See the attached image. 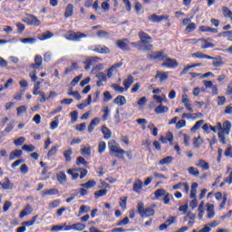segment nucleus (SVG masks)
<instances>
[{
	"mask_svg": "<svg viewBox=\"0 0 232 232\" xmlns=\"http://www.w3.org/2000/svg\"><path fill=\"white\" fill-rule=\"evenodd\" d=\"M171 162H173V157L171 156H167L163 159H161L160 161H159V164L160 166H164V164H171Z\"/></svg>",
	"mask_w": 232,
	"mask_h": 232,
	"instance_id": "nucleus-39",
	"label": "nucleus"
},
{
	"mask_svg": "<svg viewBox=\"0 0 232 232\" xmlns=\"http://www.w3.org/2000/svg\"><path fill=\"white\" fill-rule=\"evenodd\" d=\"M171 194H169V192L165 193L164 197H163V204H169V202H171Z\"/></svg>",
	"mask_w": 232,
	"mask_h": 232,
	"instance_id": "nucleus-55",
	"label": "nucleus"
},
{
	"mask_svg": "<svg viewBox=\"0 0 232 232\" xmlns=\"http://www.w3.org/2000/svg\"><path fill=\"white\" fill-rule=\"evenodd\" d=\"M106 195H108V189H100L94 192V198H101V197H106Z\"/></svg>",
	"mask_w": 232,
	"mask_h": 232,
	"instance_id": "nucleus-37",
	"label": "nucleus"
},
{
	"mask_svg": "<svg viewBox=\"0 0 232 232\" xmlns=\"http://www.w3.org/2000/svg\"><path fill=\"white\" fill-rule=\"evenodd\" d=\"M191 57H194L195 59H208V60H215L217 58L208 55L206 53H203L201 52L193 53L191 54Z\"/></svg>",
	"mask_w": 232,
	"mask_h": 232,
	"instance_id": "nucleus-16",
	"label": "nucleus"
},
{
	"mask_svg": "<svg viewBox=\"0 0 232 232\" xmlns=\"http://www.w3.org/2000/svg\"><path fill=\"white\" fill-rule=\"evenodd\" d=\"M196 166H198V168H201L203 171H208V169H209V163L204 160H199Z\"/></svg>",
	"mask_w": 232,
	"mask_h": 232,
	"instance_id": "nucleus-31",
	"label": "nucleus"
},
{
	"mask_svg": "<svg viewBox=\"0 0 232 232\" xmlns=\"http://www.w3.org/2000/svg\"><path fill=\"white\" fill-rule=\"evenodd\" d=\"M110 155H113V157H116L117 159L124 160V155H126V150L120 148L117 150L111 152Z\"/></svg>",
	"mask_w": 232,
	"mask_h": 232,
	"instance_id": "nucleus-26",
	"label": "nucleus"
},
{
	"mask_svg": "<svg viewBox=\"0 0 232 232\" xmlns=\"http://www.w3.org/2000/svg\"><path fill=\"white\" fill-rule=\"evenodd\" d=\"M197 188H198V183H197V182L192 183L191 190H190V198H196Z\"/></svg>",
	"mask_w": 232,
	"mask_h": 232,
	"instance_id": "nucleus-40",
	"label": "nucleus"
},
{
	"mask_svg": "<svg viewBox=\"0 0 232 232\" xmlns=\"http://www.w3.org/2000/svg\"><path fill=\"white\" fill-rule=\"evenodd\" d=\"M79 171L80 172V179H82L86 175H88V169L84 168H78V169H69L67 170L68 175H72V180H77L79 179V173L75 172Z\"/></svg>",
	"mask_w": 232,
	"mask_h": 232,
	"instance_id": "nucleus-4",
	"label": "nucleus"
},
{
	"mask_svg": "<svg viewBox=\"0 0 232 232\" xmlns=\"http://www.w3.org/2000/svg\"><path fill=\"white\" fill-rule=\"evenodd\" d=\"M44 195H59V189L57 188H50L43 192V196Z\"/></svg>",
	"mask_w": 232,
	"mask_h": 232,
	"instance_id": "nucleus-49",
	"label": "nucleus"
},
{
	"mask_svg": "<svg viewBox=\"0 0 232 232\" xmlns=\"http://www.w3.org/2000/svg\"><path fill=\"white\" fill-rule=\"evenodd\" d=\"M33 95H40L41 98L39 101L41 102H46V94L44 93V92L34 89Z\"/></svg>",
	"mask_w": 232,
	"mask_h": 232,
	"instance_id": "nucleus-32",
	"label": "nucleus"
},
{
	"mask_svg": "<svg viewBox=\"0 0 232 232\" xmlns=\"http://www.w3.org/2000/svg\"><path fill=\"white\" fill-rule=\"evenodd\" d=\"M197 30V24L196 23H190L185 28L186 34H191V32H195Z\"/></svg>",
	"mask_w": 232,
	"mask_h": 232,
	"instance_id": "nucleus-41",
	"label": "nucleus"
},
{
	"mask_svg": "<svg viewBox=\"0 0 232 232\" xmlns=\"http://www.w3.org/2000/svg\"><path fill=\"white\" fill-rule=\"evenodd\" d=\"M102 133L103 139H105V140L111 139V130L108 127L103 125L102 127Z\"/></svg>",
	"mask_w": 232,
	"mask_h": 232,
	"instance_id": "nucleus-28",
	"label": "nucleus"
},
{
	"mask_svg": "<svg viewBox=\"0 0 232 232\" xmlns=\"http://www.w3.org/2000/svg\"><path fill=\"white\" fill-rule=\"evenodd\" d=\"M56 179L59 184H66L68 182V178L66 177V173L64 171H60L56 174Z\"/></svg>",
	"mask_w": 232,
	"mask_h": 232,
	"instance_id": "nucleus-21",
	"label": "nucleus"
},
{
	"mask_svg": "<svg viewBox=\"0 0 232 232\" xmlns=\"http://www.w3.org/2000/svg\"><path fill=\"white\" fill-rule=\"evenodd\" d=\"M4 180V183L0 182V186L3 189H14V183L10 181L9 178H5Z\"/></svg>",
	"mask_w": 232,
	"mask_h": 232,
	"instance_id": "nucleus-20",
	"label": "nucleus"
},
{
	"mask_svg": "<svg viewBox=\"0 0 232 232\" xmlns=\"http://www.w3.org/2000/svg\"><path fill=\"white\" fill-rule=\"evenodd\" d=\"M169 77V72H161L160 71H157L155 79H160V82H164V81H168Z\"/></svg>",
	"mask_w": 232,
	"mask_h": 232,
	"instance_id": "nucleus-17",
	"label": "nucleus"
},
{
	"mask_svg": "<svg viewBox=\"0 0 232 232\" xmlns=\"http://www.w3.org/2000/svg\"><path fill=\"white\" fill-rule=\"evenodd\" d=\"M169 111V108H168V106H164L160 104L155 108L154 112L160 115V113H168Z\"/></svg>",
	"mask_w": 232,
	"mask_h": 232,
	"instance_id": "nucleus-30",
	"label": "nucleus"
},
{
	"mask_svg": "<svg viewBox=\"0 0 232 232\" xmlns=\"http://www.w3.org/2000/svg\"><path fill=\"white\" fill-rule=\"evenodd\" d=\"M37 40L35 38H23L21 39V43H24V44H34Z\"/></svg>",
	"mask_w": 232,
	"mask_h": 232,
	"instance_id": "nucleus-63",
	"label": "nucleus"
},
{
	"mask_svg": "<svg viewBox=\"0 0 232 232\" xmlns=\"http://www.w3.org/2000/svg\"><path fill=\"white\" fill-rule=\"evenodd\" d=\"M97 61H99V57H88L86 61L83 62V64H85V70H90V68H92V64H93V63H97Z\"/></svg>",
	"mask_w": 232,
	"mask_h": 232,
	"instance_id": "nucleus-19",
	"label": "nucleus"
},
{
	"mask_svg": "<svg viewBox=\"0 0 232 232\" xmlns=\"http://www.w3.org/2000/svg\"><path fill=\"white\" fill-rule=\"evenodd\" d=\"M113 99V96L110 93V92L106 91L103 92V101L104 102H108L109 101H111Z\"/></svg>",
	"mask_w": 232,
	"mask_h": 232,
	"instance_id": "nucleus-60",
	"label": "nucleus"
},
{
	"mask_svg": "<svg viewBox=\"0 0 232 232\" xmlns=\"http://www.w3.org/2000/svg\"><path fill=\"white\" fill-rule=\"evenodd\" d=\"M204 124V120H200L195 123V125L190 129V131H197L200 129V126Z\"/></svg>",
	"mask_w": 232,
	"mask_h": 232,
	"instance_id": "nucleus-50",
	"label": "nucleus"
},
{
	"mask_svg": "<svg viewBox=\"0 0 232 232\" xmlns=\"http://www.w3.org/2000/svg\"><path fill=\"white\" fill-rule=\"evenodd\" d=\"M128 43H130L128 39L118 40L116 42V46L123 52H131V48L130 47V44H128Z\"/></svg>",
	"mask_w": 232,
	"mask_h": 232,
	"instance_id": "nucleus-9",
	"label": "nucleus"
},
{
	"mask_svg": "<svg viewBox=\"0 0 232 232\" xmlns=\"http://www.w3.org/2000/svg\"><path fill=\"white\" fill-rule=\"evenodd\" d=\"M52 37H53V33H51L50 31H46L41 34L39 39L40 41H46L48 39H52Z\"/></svg>",
	"mask_w": 232,
	"mask_h": 232,
	"instance_id": "nucleus-38",
	"label": "nucleus"
},
{
	"mask_svg": "<svg viewBox=\"0 0 232 232\" xmlns=\"http://www.w3.org/2000/svg\"><path fill=\"white\" fill-rule=\"evenodd\" d=\"M185 126H186V120H179L176 123V130H180L182 128H185Z\"/></svg>",
	"mask_w": 232,
	"mask_h": 232,
	"instance_id": "nucleus-62",
	"label": "nucleus"
},
{
	"mask_svg": "<svg viewBox=\"0 0 232 232\" xmlns=\"http://www.w3.org/2000/svg\"><path fill=\"white\" fill-rule=\"evenodd\" d=\"M96 77L97 79H99V81H102L103 82H106V81H108V76L104 72H99L98 74H96Z\"/></svg>",
	"mask_w": 232,
	"mask_h": 232,
	"instance_id": "nucleus-57",
	"label": "nucleus"
},
{
	"mask_svg": "<svg viewBox=\"0 0 232 232\" xmlns=\"http://www.w3.org/2000/svg\"><path fill=\"white\" fill-rule=\"evenodd\" d=\"M37 215L34 216L31 220L29 221H24L22 223V226H24L25 227H30V226H34L35 224V220H37Z\"/></svg>",
	"mask_w": 232,
	"mask_h": 232,
	"instance_id": "nucleus-42",
	"label": "nucleus"
},
{
	"mask_svg": "<svg viewBox=\"0 0 232 232\" xmlns=\"http://www.w3.org/2000/svg\"><path fill=\"white\" fill-rule=\"evenodd\" d=\"M138 213L140 215L141 218L153 217L155 215V209L153 208H145L144 203L140 202L137 206Z\"/></svg>",
	"mask_w": 232,
	"mask_h": 232,
	"instance_id": "nucleus-3",
	"label": "nucleus"
},
{
	"mask_svg": "<svg viewBox=\"0 0 232 232\" xmlns=\"http://www.w3.org/2000/svg\"><path fill=\"white\" fill-rule=\"evenodd\" d=\"M26 110L28 107L22 105L16 109L17 115H23V113H26Z\"/></svg>",
	"mask_w": 232,
	"mask_h": 232,
	"instance_id": "nucleus-59",
	"label": "nucleus"
},
{
	"mask_svg": "<svg viewBox=\"0 0 232 232\" xmlns=\"http://www.w3.org/2000/svg\"><path fill=\"white\" fill-rule=\"evenodd\" d=\"M92 104V95H89L87 98V104L81 103L77 105L78 110H84L85 107L90 106Z\"/></svg>",
	"mask_w": 232,
	"mask_h": 232,
	"instance_id": "nucleus-48",
	"label": "nucleus"
},
{
	"mask_svg": "<svg viewBox=\"0 0 232 232\" xmlns=\"http://www.w3.org/2000/svg\"><path fill=\"white\" fill-rule=\"evenodd\" d=\"M22 150H24V151H27V153H32L33 151H35V146L32 144H24L23 145Z\"/></svg>",
	"mask_w": 232,
	"mask_h": 232,
	"instance_id": "nucleus-43",
	"label": "nucleus"
},
{
	"mask_svg": "<svg viewBox=\"0 0 232 232\" xmlns=\"http://www.w3.org/2000/svg\"><path fill=\"white\" fill-rule=\"evenodd\" d=\"M72 229H73V231H84L86 229V225L82 223H74L72 225H68L67 227H65V228H63V231H72Z\"/></svg>",
	"mask_w": 232,
	"mask_h": 232,
	"instance_id": "nucleus-8",
	"label": "nucleus"
},
{
	"mask_svg": "<svg viewBox=\"0 0 232 232\" xmlns=\"http://www.w3.org/2000/svg\"><path fill=\"white\" fill-rule=\"evenodd\" d=\"M32 206L30 204H27L24 208L20 212L19 218H24V217H27V215H30L32 213Z\"/></svg>",
	"mask_w": 232,
	"mask_h": 232,
	"instance_id": "nucleus-23",
	"label": "nucleus"
},
{
	"mask_svg": "<svg viewBox=\"0 0 232 232\" xmlns=\"http://www.w3.org/2000/svg\"><path fill=\"white\" fill-rule=\"evenodd\" d=\"M133 82H135V78L132 75H129L127 79L123 81V86L125 87V92H128V90H130Z\"/></svg>",
	"mask_w": 232,
	"mask_h": 232,
	"instance_id": "nucleus-18",
	"label": "nucleus"
},
{
	"mask_svg": "<svg viewBox=\"0 0 232 232\" xmlns=\"http://www.w3.org/2000/svg\"><path fill=\"white\" fill-rule=\"evenodd\" d=\"M72 155H73V150H72V148H69L67 150H64L63 157L65 159V161L72 162Z\"/></svg>",
	"mask_w": 232,
	"mask_h": 232,
	"instance_id": "nucleus-36",
	"label": "nucleus"
},
{
	"mask_svg": "<svg viewBox=\"0 0 232 232\" xmlns=\"http://www.w3.org/2000/svg\"><path fill=\"white\" fill-rule=\"evenodd\" d=\"M82 155H86L87 157H90L92 155V148L90 147H83L81 149Z\"/></svg>",
	"mask_w": 232,
	"mask_h": 232,
	"instance_id": "nucleus-51",
	"label": "nucleus"
},
{
	"mask_svg": "<svg viewBox=\"0 0 232 232\" xmlns=\"http://www.w3.org/2000/svg\"><path fill=\"white\" fill-rule=\"evenodd\" d=\"M111 89L115 90V92H119V93H124V92H126V87H121L117 83H113Z\"/></svg>",
	"mask_w": 232,
	"mask_h": 232,
	"instance_id": "nucleus-45",
	"label": "nucleus"
},
{
	"mask_svg": "<svg viewBox=\"0 0 232 232\" xmlns=\"http://www.w3.org/2000/svg\"><path fill=\"white\" fill-rule=\"evenodd\" d=\"M106 151V142L105 141H100L98 145V153L102 155Z\"/></svg>",
	"mask_w": 232,
	"mask_h": 232,
	"instance_id": "nucleus-47",
	"label": "nucleus"
},
{
	"mask_svg": "<svg viewBox=\"0 0 232 232\" xmlns=\"http://www.w3.org/2000/svg\"><path fill=\"white\" fill-rule=\"evenodd\" d=\"M166 189L164 188H158L155 192H154V198H152V200H159V198H161V197H164L166 195Z\"/></svg>",
	"mask_w": 232,
	"mask_h": 232,
	"instance_id": "nucleus-29",
	"label": "nucleus"
},
{
	"mask_svg": "<svg viewBox=\"0 0 232 232\" xmlns=\"http://www.w3.org/2000/svg\"><path fill=\"white\" fill-rule=\"evenodd\" d=\"M81 188H84L85 189H92V188H95L97 186V181L94 179L88 180L85 183L80 184Z\"/></svg>",
	"mask_w": 232,
	"mask_h": 232,
	"instance_id": "nucleus-25",
	"label": "nucleus"
},
{
	"mask_svg": "<svg viewBox=\"0 0 232 232\" xmlns=\"http://www.w3.org/2000/svg\"><path fill=\"white\" fill-rule=\"evenodd\" d=\"M147 58L149 59V61H160L164 63L168 58V54H166L164 51H157L150 54H148Z\"/></svg>",
	"mask_w": 232,
	"mask_h": 232,
	"instance_id": "nucleus-7",
	"label": "nucleus"
},
{
	"mask_svg": "<svg viewBox=\"0 0 232 232\" xmlns=\"http://www.w3.org/2000/svg\"><path fill=\"white\" fill-rule=\"evenodd\" d=\"M142 186H143L142 180L136 179L133 183L132 191L140 195V193H141L142 191Z\"/></svg>",
	"mask_w": 232,
	"mask_h": 232,
	"instance_id": "nucleus-15",
	"label": "nucleus"
},
{
	"mask_svg": "<svg viewBox=\"0 0 232 232\" xmlns=\"http://www.w3.org/2000/svg\"><path fill=\"white\" fill-rule=\"evenodd\" d=\"M25 140H26V139L24 137H20L14 141V146H21V145L24 144Z\"/></svg>",
	"mask_w": 232,
	"mask_h": 232,
	"instance_id": "nucleus-61",
	"label": "nucleus"
},
{
	"mask_svg": "<svg viewBox=\"0 0 232 232\" xmlns=\"http://www.w3.org/2000/svg\"><path fill=\"white\" fill-rule=\"evenodd\" d=\"M57 150H59V146L52 147V149L47 153V157H53V155H57Z\"/></svg>",
	"mask_w": 232,
	"mask_h": 232,
	"instance_id": "nucleus-54",
	"label": "nucleus"
},
{
	"mask_svg": "<svg viewBox=\"0 0 232 232\" xmlns=\"http://www.w3.org/2000/svg\"><path fill=\"white\" fill-rule=\"evenodd\" d=\"M180 188H184L185 193H189V184L188 182H179L172 187V189H180Z\"/></svg>",
	"mask_w": 232,
	"mask_h": 232,
	"instance_id": "nucleus-22",
	"label": "nucleus"
},
{
	"mask_svg": "<svg viewBox=\"0 0 232 232\" xmlns=\"http://www.w3.org/2000/svg\"><path fill=\"white\" fill-rule=\"evenodd\" d=\"M163 68H177L179 66V62L173 58L167 56L165 62L161 63Z\"/></svg>",
	"mask_w": 232,
	"mask_h": 232,
	"instance_id": "nucleus-10",
	"label": "nucleus"
},
{
	"mask_svg": "<svg viewBox=\"0 0 232 232\" xmlns=\"http://www.w3.org/2000/svg\"><path fill=\"white\" fill-rule=\"evenodd\" d=\"M223 64L224 61L222 58H219L218 60L216 58L212 63V65L215 66V68H220V66H223Z\"/></svg>",
	"mask_w": 232,
	"mask_h": 232,
	"instance_id": "nucleus-52",
	"label": "nucleus"
},
{
	"mask_svg": "<svg viewBox=\"0 0 232 232\" xmlns=\"http://www.w3.org/2000/svg\"><path fill=\"white\" fill-rule=\"evenodd\" d=\"M169 15H157L156 14H153L149 16V21L151 23H161V21H169Z\"/></svg>",
	"mask_w": 232,
	"mask_h": 232,
	"instance_id": "nucleus-11",
	"label": "nucleus"
},
{
	"mask_svg": "<svg viewBox=\"0 0 232 232\" xmlns=\"http://www.w3.org/2000/svg\"><path fill=\"white\" fill-rule=\"evenodd\" d=\"M23 155L22 150H15L9 154V160H15V159H19Z\"/></svg>",
	"mask_w": 232,
	"mask_h": 232,
	"instance_id": "nucleus-27",
	"label": "nucleus"
},
{
	"mask_svg": "<svg viewBox=\"0 0 232 232\" xmlns=\"http://www.w3.org/2000/svg\"><path fill=\"white\" fill-rule=\"evenodd\" d=\"M72 15H73V5L69 4L66 6L64 17H65V19H68V17H72Z\"/></svg>",
	"mask_w": 232,
	"mask_h": 232,
	"instance_id": "nucleus-35",
	"label": "nucleus"
},
{
	"mask_svg": "<svg viewBox=\"0 0 232 232\" xmlns=\"http://www.w3.org/2000/svg\"><path fill=\"white\" fill-rule=\"evenodd\" d=\"M138 37L140 40V44H145V46L142 48L143 52H150L153 50V44H148L150 42L151 43V41H153V38L150 34H148V33L140 31L138 33Z\"/></svg>",
	"mask_w": 232,
	"mask_h": 232,
	"instance_id": "nucleus-2",
	"label": "nucleus"
},
{
	"mask_svg": "<svg viewBox=\"0 0 232 232\" xmlns=\"http://www.w3.org/2000/svg\"><path fill=\"white\" fill-rule=\"evenodd\" d=\"M42 66H43V56H41L40 54H36L34 56V63H32L30 65V68H33V70H37Z\"/></svg>",
	"mask_w": 232,
	"mask_h": 232,
	"instance_id": "nucleus-12",
	"label": "nucleus"
},
{
	"mask_svg": "<svg viewBox=\"0 0 232 232\" xmlns=\"http://www.w3.org/2000/svg\"><path fill=\"white\" fill-rule=\"evenodd\" d=\"M86 37H88V34L81 32L75 33L74 31H68L67 34L65 35V39L67 41H75V42H79L81 41V39H84Z\"/></svg>",
	"mask_w": 232,
	"mask_h": 232,
	"instance_id": "nucleus-6",
	"label": "nucleus"
},
{
	"mask_svg": "<svg viewBox=\"0 0 232 232\" xmlns=\"http://www.w3.org/2000/svg\"><path fill=\"white\" fill-rule=\"evenodd\" d=\"M173 139H174L173 132L169 131V132H167L166 137L161 136L160 138V140L162 144H168V142H170V144H173Z\"/></svg>",
	"mask_w": 232,
	"mask_h": 232,
	"instance_id": "nucleus-14",
	"label": "nucleus"
},
{
	"mask_svg": "<svg viewBox=\"0 0 232 232\" xmlns=\"http://www.w3.org/2000/svg\"><path fill=\"white\" fill-rule=\"evenodd\" d=\"M109 153L111 154L113 151H117V150L121 149V145L117 143L115 140H111L108 142Z\"/></svg>",
	"mask_w": 232,
	"mask_h": 232,
	"instance_id": "nucleus-13",
	"label": "nucleus"
},
{
	"mask_svg": "<svg viewBox=\"0 0 232 232\" xmlns=\"http://www.w3.org/2000/svg\"><path fill=\"white\" fill-rule=\"evenodd\" d=\"M203 44H201V50H206L208 48H215V44L208 42V40L202 38L199 39Z\"/></svg>",
	"mask_w": 232,
	"mask_h": 232,
	"instance_id": "nucleus-33",
	"label": "nucleus"
},
{
	"mask_svg": "<svg viewBox=\"0 0 232 232\" xmlns=\"http://www.w3.org/2000/svg\"><path fill=\"white\" fill-rule=\"evenodd\" d=\"M82 79V74H80L72 79L71 82L72 86H77L79 84V82Z\"/></svg>",
	"mask_w": 232,
	"mask_h": 232,
	"instance_id": "nucleus-56",
	"label": "nucleus"
},
{
	"mask_svg": "<svg viewBox=\"0 0 232 232\" xmlns=\"http://www.w3.org/2000/svg\"><path fill=\"white\" fill-rule=\"evenodd\" d=\"M81 164H82V166H88V161H86L83 157H78L76 160V165L81 166Z\"/></svg>",
	"mask_w": 232,
	"mask_h": 232,
	"instance_id": "nucleus-53",
	"label": "nucleus"
},
{
	"mask_svg": "<svg viewBox=\"0 0 232 232\" xmlns=\"http://www.w3.org/2000/svg\"><path fill=\"white\" fill-rule=\"evenodd\" d=\"M223 37H227V41L232 42V31H225L222 33Z\"/></svg>",
	"mask_w": 232,
	"mask_h": 232,
	"instance_id": "nucleus-64",
	"label": "nucleus"
},
{
	"mask_svg": "<svg viewBox=\"0 0 232 232\" xmlns=\"http://www.w3.org/2000/svg\"><path fill=\"white\" fill-rule=\"evenodd\" d=\"M188 171L189 175H192V177H198V175H200V171L198 170V169H197L195 167L188 168Z\"/></svg>",
	"mask_w": 232,
	"mask_h": 232,
	"instance_id": "nucleus-44",
	"label": "nucleus"
},
{
	"mask_svg": "<svg viewBox=\"0 0 232 232\" xmlns=\"http://www.w3.org/2000/svg\"><path fill=\"white\" fill-rule=\"evenodd\" d=\"M231 121H225L223 122V127H222V123L220 121H218L217 123L216 126H210V131H213V133H217V130H218L219 132L218 133V137L219 139V142H221V144H227V142H226V135H229V131H231Z\"/></svg>",
	"mask_w": 232,
	"mask_h": 232,
	"instance_id": "nucleus-1",
	"label": "nucleus"
},
{
	"mask_svg": "<svg viewBox=\"0 0 232 232\" xmlns=\"http://www.w3.org/2000/svg\"><path fill=\"white\" fill-rule=\"evenodd\" d=\"M128 204V197L124 196L120 198V208L126 209Z\"/></svg>",
	"mask_w": 232,
	"mask_h": 232,
	"instance_id": "nucleus-46",
	"label": "nucleus"
},
{
	"mask_svg": "<svg viewBox=\"0 0 232 232\" xmlns=\"http://www.w3.org/2000/svg\"><path fill=\"white\" fill-rule=\"evenodd\" d=\"M22 21L25 23V24H28V26H41V20L33 14H26Z\"/></svg>",
	"mask_w": 232,
	"mask_h": 232,
	"instance_id": "nucleus-5",
	"label": "nucleus"
},
{
	"mask_svg": "<svg viewBox=\"0 0 232 232\" xmlns=\"http://www.w3.org/2000/svg\"><path fill=\"white\" fill-rule=\"evenodd\" d=\"M200 66H203L202 63H193L190 65H187L181 72H180V75H186V73H188V72H189V70H191V68H198Z\"/></svg>",
	"mask_w": 232,
	"mask_h": 232,
	"instance_id": "nucleus-24",
	"label": "nucleus"
},
{
	"mask_svg": "<svg viewBox=\"0 0 232 232\" xmlns=\"http://www.w3.org/2000/svg\"><path fill=\"white\" fill-rule=\"evenodd\" d=\"M114 104H117L118 106H124L126 104V97L122 95H119L114 99Z\"/></svg>",
	"mask_w": 232,
	"mask_h": 232,
	"instance_id": "nucleus-34",
	"label": "nucleus"
},
{
	"mask_svg": "<svg viewBox=\"0 0 232 232\" xmlns=\"http://www.w3.org/2000/svg\"><path fill=\"white\" fill-rule=\"evenodd\" d=\"M227 173H229L228 177L227 179H225V182H227V184H232V169L230 167H228L227 169Z\"/></svg>",
	"mask_w": 232,
	"mask_h": 232,
	"instance_id": "nucleus-58",
	"label": "nucleus"
}]
</instances>
